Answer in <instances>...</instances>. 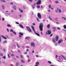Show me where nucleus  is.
I'll list each match as a JSON object with an SVG mask.
<instances>
[{
	"mask_svg": "<svg viewBox=\"0 0 66 66\" xmlns=\"http://www.w3.org/2000/svg\"><path fill=\"white\" fill-rule=\"evenodd\" d=\"M37 16L39 19H41L42 18V16H41V15H40V14L39 13H38Z\"/></svg>",
	"mask_w": 66,
	"mask_h": 66,
	"instance_id": "nucleus-3",
	"label": "nucleus"
},
{
	"mask_svg": "<svg viewBox=\"0 0 66 66\" xmlns=\"http://www.w3.org/2000/svg\"><path fill=\"white\" fill-rule=\"evenodd\" d=\"M63 31H65V32L66 31V30L65 29H63Z\"/></svg>",
	"mask_w": 66,
	"mask_h": 66,
	"instance_id": "nucleus-64",
	"label": "nucleus"
},
{
	"mask_svg": "<svg viewBox=\"0 0 66 66\" xmlns=\"http://www.w3.org/2000/svg\"><path fill=\"white\" fill-rule=\"evenodd\" d=\"M55 3H59V1H55Z\"/></svg>",
	"mask_w": 66,
	"mask_h": 66,
	"instance_id": "nucleus-36",
	"label": "nucleus"
},
{
	"mask_svg": "<svg viewBox=\"0 0 66 66\" xmlns=\"http://www.w3.org/2000/svg\"><path fill=\"white\" fill-rule=\"evenodd\" d=\"M31 27L33 31H34V32H35V30H34V27H33V26H31Z\"/></svg>",
	"mask_w": 66,
	"mask_h": 66,
	"instance_id": "nucleus-9",
	"label": "nucleus"
},
{
	"mask_svg": "<svg viewBox=\"0 0 66 66\" xmlns=\"http://www.w3.org/2000/svg\"><path fill=\"white\" fill-rule=\"evenodd\" d=\"M21 62L22 63H24V61L23 60H21Z\"/></svg>",
	"mask_w": 66,
	"mask_h": 66,
	"instance_id": "nucleus-19",
	"label": "nucleus"
},
{
	"mask_svg": "<svg viewBox=\"0 0 66 66\" xmlns=\"http://www.w3.org/2000/svg\"><path fill=\"white\" fill-rule=\"evenodd\" d=\"M8 57L9 58H10V55H9V54H8Z\"/></svg>",
	"mask_w": 66,
	"mask_h": 66,
	"instance_id": "nucleus-52",
	"label": "nucleus"
},
{
	"mask_svg": "<svg viewBox=\"0 0 66 66\" xmlns=\"http://www.w3.org/2000/svg\"><path fill=\"white\" fill-rule=\"evenodd\" d=\"M15 23H16V24H19V23L18 22H15Z\"/></svg>",
	"mask_w": 66,
	"mask_h": 66,
	"instance_id": "nucleus-44",
	"label": "nucleus"
},
{
	"mask_svg": "<svg viewBox=\"0 0 66 66\" xmlns=\"http://www.w3.org/2000/svg\"><path fill=\"white\" fill-rule=\"evenodd\" d=\"M19 36L20 37H22V36H21L20 35H19Z\"/></svg>",
	"mask_w": 66,
	"mask_h": 66,
	"instance_id": "nucleus-57",
	"label": "nucleus"
},
{
	"mask_svg": "<svg viewBox=\"0 0 66 66\" xmlns=\"http://www.w3.org/2000/svg\"><path fill=\"white\" fill-rule=\"evenodd\" d=\"M19 10H20V12H21L22 13V12H23V11H22V10H21L20 9H19Z\"/></svg>",
	"mask_w": 66,
	"mask_h": 66,
	"instance_id": "nucleus-33",
	"label": "nucleus"
},
{
	"mask_svg": "<svg viewBox=\"0 0 66 66\" xmlns=\"http://www.w3.org/2000/svg\"><path fill=\"white\" fill-rule=\"evenodd\" d=\"M57 61L58 62H62V61H61L59 60H57Z\"/></svg>",
	"mask_w": 66,
	"mask_h": 66,
	"instance_id": "nucleus-46",
	"label": "nucleus"
},
{
	"mask_svg": "<svg viewBox=\"0 0 66 66\" xmlns=\"http://www.w3.org/2000/svg\"><path fill=\"white\" fill-rule=\"evenodd\" d=\"M2 58L4 59H6V57L5 56H4L2 57Z\"/></svg>",
	"mask_w": 66,
	"mask_h": 66,
	"instance_id": "nucleus-28",
	"label": "nucleus"
},
{
	"mask_svg": "<svg viewBox=\"0 0 66 66\" xmlns=\"http://www.w3.org/2000/svg\"><path fill=\"white\" fill-rule=\"evenodd\" d=\"M25 38L26 39H29L30 38L29 37H26Z\"/></svg>",
	"mask_w": 66,
	"mask_h": 66,
	"instance_id": "nucleus-45",
	"label": "nucleus"
},
{
	"mask_svg": "<svg viewBox=\"0 0 66 66\" xmlns=\"http://www.w3.org/2000/svg\"><path fill=\"white\" fill-rule=\"evenodd\" d=\"M30 59H29L28 60V62H30Z\"/></svg>",
	"mask_w": 66,
	"mask_h": 66,
	"instance_id": "nucleus-50",
	"label": "nucleus"
},
{
	"mask_svg": "<svg viewBox=\"0 0 66 66\" xmlns=\"http://www.w3.org/2000/svg\"><path fill=\"white\" fill-rule=\"evenodd\" d=\"M13 10H11V12L12 13H13Z\"/></svg>",
	"mask_w": 66,
	"mask_h": 66,
	"instance_id": "nucleus-62",
	"label": "nucleus"
},
{
	"mask_svg": "<svg viewBox=\"0 0 66 66\" xmlns=\"http://www.w3.org/2000/svg\"><path fill=\"white\" fill-rule=\"evenodd\" d=\"M19 16L20 17V18H21V15H20Z\"/></svg>",
	"mask_w": 66,
	"mask_h": 66,
	"instance_id": "nucleus-61",
	"label": "nucleus"
},
{
	"mask_svg": "<svg viewBox=\"0 0 66 66\" xmlns=\"http://www.w3.org/2000/svg\"><path fill=\"white\" fill-rule=\"evenodd\" d=\"M37 21H38L39 22V20L38 19V18H37Z\"/></svg>",
	"mask_w": 66,
	"mask_h": 66,
	"instance_id": "nucleus-42",
	"label": "nucleus"
},
{
	"mask_svg": "<svg viewBox=\"0 0 66 66\" xmlns=\"http://www.w3.org/2000/svg\"><path fill=\"white\" fill-rule=\"evenodd\" d=\"M57 11H58V10L59 13H60L61 12V10H60V9H59V8H57Z\"/></svg>",
	"mask_w": 66,
	"mask_h": 66,
	"instance_id": "nucleus-13",
	"label": "nucleus"
},
{
	"mask_svg": "<svg viewBox=\"0 0 66 66\" xmlns=\"http://www.w3.org/2000/svg\"><path fill=\"white\" fill-rule=\"evenodd\" d=\"M2 20L3 21H4V18H3L2 19Z\"/></svg>",
	"mask_w": 66,
	"mask_h": 66,
	"instance_id": "nucleus-47",
	"label": "nucleus"
},
{
	"mask_svg": "<svg viewBox=\"0 0 66 66\" xmlns=\"http://www.w3.org/2000/svg\"><path fill=\"white\" fill-rule=\"evenodd\" d=\"M56 40H55V38H54L53 39V41L54 43H55L56 42Z\"/></svg>",
	"mask_w": 66,
	"mask_h": 66,
	"instance_id": "nucleus-15",
	"label": "nucleus"
},
{
	"mask_svg": "<svg viewBox=\"0 0 66 66\" xmlns=\"http://www.w3.org/2000/svg\"><path fill=\"white\" fill-rule=\"evenodd\" d=\"M43 24L42 23L40 24L39 26V28L41 31H43Z\"/></svg>",
	"mask_w": 66,
	"mask_h": 66,
	"instance_id": "nucleus-1",
	"label": "nucleus"
},
{
	"mask_svg": "<svg viewBox=\"0 0 66 66\" xmlns=\"http://www.w3.org/2000/svg\"><path fill=\"white\" fill-rule=\"evenodd\" d=\"M19 64V63L18 62H17L16 64V66H18V65Z\"/></svg>",
	"mask_w": 66,
	"mask_h": 66,
	"instance_id": "nucleus-23",
	"label": "nucleus"
},
{
	"mask_svg": "<svg viewBox=\"0 0 66 66\" xmlns=\"http://www.w3.org/2000/svg\"><path fill=\"white\" fill-rule=\"evenodd\" d=\"M19 35H21V36H22L23 35V34L21 32H19Z\"/></svg>",
	"mask_w": 66,
	"mask_h": 66,
	"instance_id": "nucleus-20",
	"label": "nucleus"
},
{
	"mask_svg": "<svg viewBox=\"0 0 66 66\" xmlns=\"http://www.w3.org/2000/svg\"><path fill=\"white\" fill-rule=\"evenodd\" d=\"M7 27H10V28H11V26L9 24H7Z\"/></svg>",
	"mask_w": 66,
	"mask_h": 66,
	"instance_id": "nucleus-17",
	"label": "nucleus"
},
{
	"mask_svg": "<svg viewBox=\"0 0 66 66\" xmlns=\"http://www.w3.org/2000/svg\"><path fill=\"white\" fill-rule=\"evenodd\" d=\"M10 65L11 66H14V65H13L12 64H10Z\"/></svg>",
	"mask_w": 66,
	"mask_h": 66,
	"instance_id": "nucleus-55",
	"label": "nucleus"
},
{
	"mask_svg": "<svg viewBox=\"0 0 66 66\" xmlns=\"http://www.w3.org/2000/svg\"><path fill=\"white\" fill-rule=\"evenodd\" d=\"M39 62H37L36 63V66H38V65H39Z\"/></svg>",
	"mask_w": 66,
	"mask_h": 66,
	"instance_id": "nucleus-12",
	"label": "nucleus"
},
{
	"mask_svg": "<svg viewBox=\"0 0 66 66\" xmlns=\"http://www.w3.org/2000/svg\"><path fill=\"white\" fill-rule=\"evenodd\" d=\"M6 30L7 32H9V29L7 28Z\"/></svg>",
	"mask_w": 66,
	"mask_h": 66,
	"instance_id": "nucleus-41",
	"label": "nucleus"
},
{
	"mask_svg": "<svg viewBox=\"0 0 66 66\" xmlns=\"http://www.w3.org/2000/svg\"><path fill=\"white\" fill-rule=\"evenodd\" d=\"M16 46H17V47H18V48H19V46L18 45V44H17Z\"/></svg>",
	"mask_w": 66,
	"mask_h": 66,
	"instance_id": "nucleus-34",
	"label": "nucleus"
},
{
	"mask_svg": "<svg viewBox=\"0 0 66 66\" xmlns=\"http://www.w3.org/2000/svg\"><path fill=\"white\" fill-rule=\"evenodd\" d=\"M37 7L38 9H39V8H40V6H37Z\"/></svg>",
	"mask_w": 66,
	"mask_h": 66,
	"instance_id": "nucleus-38",
	"label": "nucleus"
},
{
	"mask_svg": "<svg viewBox=\"0 0 66 66\" xmlns=\"http://www.w3.org/2000/svg\"><path fill=\"white\" fill-rule=\"evenodd\" d=\"M55 12H56V13H57V10H55Z\"/></svg>",
	"mask_w": 66,
	"mask_h": 66,
	"instance_id": "nucleus-59",
	"label": "nucleus"
},
{
	"mask_svg": "<svg viewBox=\"0 0 66 66\" xmlns=\"http://www.w3.org/2000/svg\"><path fill=\"white\" fill-rule=\"evenodd\" d=\"M7 43V41H4L3 42L4 44H5V43Z\"/></svg>",
	"mask_w": 66,
	"mask_h": 66,
	"instance_id": "nucleus-26",
	"label": "nucleus"
},
{
	"mask_svg": "<svg viewBox=\"0 0 66 66\" xmlns=\"http://www.w3.org/2000/svg\"><path fill=\"white\" fill-rule=\"evenodd\" d=\"M36 5V3H35L34 4V5H33V6H34V5Z\"/></svg>",
	"mask_w": 66,
	"mask_h": 66,
	"instance_id": "nucleus-60",
	"label": "nucleus"
},
{
	"mask_svg": "<svg viewBox=\"0 0 66 66\" xmlns=\"http://www.w3.org/2000/svg\"><path fill=\"white\" fill-rule=\"evenodd\" d=\"M20 57H21V59H23V56L22 55H20Z\"/></svg>",
	"mask_w": 66,
	"mask_h": 66,
	"instance_id": "nucleus-24",
	"label": "nucleus"
},
{
	"mask_svg": "<svg viewBox=\"0 0 66 66\" xmlns=\"http://www.w3.org/2000/svg\"><path fill=\"white\" fill-rule=\"evenodd\" d=\"M2 9H5V6L4 5H2Z\"/></svg>",
	"mask_w": 66,
	"mask_h": 66,
	"instance_id": "nucleus-10",
	"label": "nucleus"
},
{
	"mask_svg": "<svg viewBox=\"0 0 66 66\" xmlns=\"http://www.w3.org/2000/svg\"><path fill=\"white\" fill-rule=\"evenodd\" d=\"M10 32H13V31H13V30H12V29H11L10 30Z\"/></svg>",
	"mask_w": 66,
	"mask_h": 66,
	"instance_id": "nucleus-35",
	"label": "nucleus"
},
{
	"mask_svg": "<svg viewBox=\"0 0 66 66\" xmlns=\"http://www.w3.org/2000/svg\"><path fill=\"white\" fill-rule=\"evenodd\" d=\"M34 33L35 34H36V35H37V36H39V34L36 33V32H35H35H34Z\"/></svg>",
	"mask_w": 66,
	"mask_h": 66,
	"instance_id": "nucleus-16",
	"label": "nucleus"
},
{
	"mask_svg": "<svg viewBox=\"0 0 66 66\" xmlns=\"http://www.w3.org/2000/svg\"><path fill=\"white\" fill-rule=\"evenodd\" d=\"M1 1L2 2H6L4 0H1Z\"/></svg>",
	"mask_w": 66,
	"mask_h": 66,
	"instance_id": "nucleus-31",
	"label": "nucleus"
},
{
	"mask_svg": "<svg viewBox=\"0 0 66 66\" xmlns=\"http://www.w3.org/2000/svg\"><path fill=\"white\" fill-rule=\"evenodd\" d=\"M32 7L33 10L35 9V6H33V5H32Z\"/></svg>",
	"mask_w": 66,
	"mask_h": 66,
	"instance_id": "nucleus-25",
	"label": "nucleus"
},
{
	"mask_svg": "<svg viewBox=\"0 0 66 66\" xmlns=\"http://www.w3.org/2000/svg\"><path fill=\"white\" fill-rule=\"evenodd\" d=\"M59 39V36H56L55 40L56 41H57Z\"/></svg>",
	"mask_w": 66,
	"mask_h": 66,
	"instance_id": "nucleus-7",
	"label": "nucleus"
},
{
	"mask_svg": "<svg viewBox=\"0 0 66 66\" xmlns=\"http://www.w3.org/2000/svg\"><path fill=\"white\" fill-rule=\"evenodd\" d=\"M63 27L64 28V29H66V26L65 25H64Z\"/></svg>",
	"mask_w": 66,
	"mask_h": 66,
	"instance_id": "nucleus-29",
	"label": "nucleus"
},
{
	"mask_svg": "<svg viewBox=\"0 0 66 66\" xmlns=\"http://www.w3.org/2000/svg\"><path fill=\"white\" fill-rule=\"evenodd\" d=\"M13 7L14 8V10H16V6H14Z\"/></svg>",
	"mask_w": 66,
	"mask_h": 66,
	"instance_id": "nucleus-22",
	"label": "nucleus"
},
{
	"mask_svg": "<svg viewBox=\"0 0 66 66\" xmlns=\"http://www.w3.org/2000/svg\"><path fill=\"white\" fill-rule=\"evenodd\" d=\"M11 13H7V15H11Z\"/></svg>",
	"mask_w": 66,
	"mask_h": 66,
	"instance_id": "nucleus-54",
	"label": "nucleus"
},
{
	"mask_svg": "<svg viewBox=\"0 0 66 66\" xmlns=\"http://www.w3.org/2000/svg\"><path fill=\"white\" fill-rule=\"evenodd\" d=\"M13 33L14 34V35H16V32L15 31H13Z\"/></svg>",
	"mask_w": 66,
	"mask_h": 66,
	"instance_id": "nucleus-21",
	"label": "nucleus"
},
{
	"mask_svg": "<svg viewBox=\"0 0 66 66\" xmlns=\"http://www.w3.org/2000/svg\"><path fill=\"white\" fill-rule=\"evenodd\" d=\"M26 29L29 32H32V30H31V29H30V27H29L28 26H27L26 27Z\"/></svg>",
	"mask_w": 66,
	"mask_h": 66,
	"instance_id": "nucleus-2",
	"label": "nucleus"
},
{
	"mask_svg": "<svg viewBox=\"0 0 66 66\" xmlns=\"http://www.w3.org/2000/svg\"><path fill=\"white\" fill-rule=\"evenodd\" d=\"M36 57H38V55H36Z\"/></svg>",
	"mask_w": 66,
	"mask_h": 66,
	"instance_id": "nucleus-51",
	"label": "nucleus"
},
{
	"mask_svg": "<svg viewBox=\"0 0 66 66\" xmlns=\"http://www.w3.org/2000/svg\"><path fill=\"white\" fill-rule=\"evenodd\" d=\"M46 34H49V35L51 34V31L50 30H48L46 32Z\"/></svg>",
	"mask_w": 66,
	"mask_h": 66,
	"instance_id": "nucleus-4",
	"label": "nucleus"
},
{
	"mask_svg": "<svg viewBox=\"0 0 66 66\" xmlns=\"http://www.w3.org/2000/svg\"><path fill=\"white\" fill-rule=\"evenodd\" d=\"M62 41H63V40H60L58 41V44H60L61 43H62Z\"/></svg>",
	"mask_w": 66,
	"mask_h": 66,
	"instance_id": "nucleus-8",
	"label": "nucleus"
},
{
	"mask_svg": "<svg viewBox=\"0 0 66 66\" xmlns=\"http://www.w3.org/2000/svg\"><path fill=\"white\" fill-rule=\"evenodd\" d=\"M47 27L48 29H49L50 28V24H48L47 26Z\"/></svg>",
	"mask_w": 66,
	"mask_h": 66,
	"instance_id": "nucleus-18",
	"label": "nucleus"
},
{
	"mask_svg": "<svg viewBox=\"0 0 66 66\" xmlns=\"http://www.w3.org/2000/svg\"><path fill=\"white\" fill-rule=\"evenodd\" d=\"M10 4H12V5H13V4L14 3H13L11 2V3H10Z\"/></svg>",
	"mask_w": 66,
	"mask_h": 66,
	"instance_id": "nucleus-49",
	"label": "nucleus"
},
{
	"mask_svg": "<svg viewBox=\"0 0 66 66\" xmlns=\"http://www.w3.org/2000/svg\"><path fill=\"white\" fill-rule=\"evenodd\" d=\"M29 50L28 49H27V50H26V51H27V52H28V51H29Z\"/></svg>",
	"mask_w": 66,
	"mask_h": 66,
	"instance_id": "nucleus-63",
	"label": "nucleus"
},
{
	"mask_svg": "<svg viewBox=\"0 0 66 66\" xmlns=\"http://www.w3.org/2000/svg\"><path fill=\"white\" fill-rule=\"evenodd\" d=\"M48 63L49 64H51V61H48Z\"/></svg>",
	"mask_w": 66,
	"mask_h": 66,
	"instance_id": "nucleus-27",
	"label": "nucleus"
},
{
	"mask_svg": "<svg viewBox=\"0 0 66 66\" xmlns=\"http://www.w3.org/2000/svg\"><path fill=\"white\" fill-rule=\"evenodd\" d=\"M57 29H58V30H61V28H60L59 27H57Z\"/></svg>",
	"mask_w": 66,
	"mask_h": 66,
	"instance_id": "nucleus-37",
	"label": "nucleus"
},
{
	"mask_svg": "<svg viewBox=\"0 0 66 66\" xmlns=\"http://www.w3.org/2000/svg\"><path fill=\"white\" fill-rule=\"evenodd\" d=\"M13 46L14 47H16V45H14Z\"/></svg>",
	"mask_w": 66,
	"mask_h": 66,
	"instance_id": "nucleus-58",
	"label": "nucleus"
},
{
	"mask_svg": "<svg viewBox=\"0 0 66 66\" xmlns=\"http://www.w3.org/2000/svg\"><path fill=\"white\" fill-rule=\"evenodd\" d=\"M30 2H32V0H29Z\"/></svg>",
	"mask_w": 66,
	"mask_h": 66,
	"instance_id": "nucleus-56",
	"label": "nucleus"
},
{
	"mask_svg": "<svg viewBox=\"0 0 66 66\" xmlns=\"http://www.w3.org/2000/svg\"><path fill=\"white\" fill-rule=\"evenodd\" d=\"M2 37L4 39H6V38L5 36H4L3 35H2Z\"/></svg>",
	"mask_w": 66,
	"mask_h": 66,
	"instance_id": "nucleus-14",
	"label": "nucleus"
},
{
	"mask_svg": "<svg viewBox=\"0 0 66 66\" xmlns=\"http://www.w3.org/2000/svg\"><path fill=\"white\" fill-rule=\"evenodd\" d=\"M11 56H14V54H11Z\"/></svg>",
	"mask_w": 66,
	"mask_h": 66,
	"instance_id": "nucleus-39",
	"label": "nucleus"
},
{
	"mask_svg": "<svg viewBox=\"0 0 66 66\" xmlns=\"http://www.w3.org/2000/svg\"><path fill=\"white\" fill-rule=\"evenodd\" d=\"M0 55L1 56H3V54L2 53H0Z\"/></svg>",
	"mask_w": 66,
	"mask_h": 66,
	"instance_id": "nucleus-32",
	"label": "nucleus"
},
{
	"mask_svg": "<svg viewBox=\"0 0 66 66\" xmlns=\"http://www.w3.org/2000/svg\"><path fill=\"white\" fill-rule=\"evenodd\" d=\"M41 3V1H39L37 3V4H38V5H39Z\"/></svg>",
	"mask_w": 66,
	"mask_h": 66,
	"instance_id": "nucleus-6",
	"label": "nucleus"
},
{
	"mask_svg": "<svg viewBox=\"0 0 66 66\" xmlns=\"http://www.w3.org/2000/svg\"><path fill=\"white\" fill-rule=\"evenodd\" d=\"M19 26L20 27V28H22V29H23L24 28V27H23V26H22V25L19 24Z\"/></svg>",
	"mask_w": 66,
	"mask_h": 66,
	"instance_id": "nucleus-11",
	"label": "nucleus"
},
{
	"mask_svg": "<svg viewBox=\"0 0 66 66\" xmlns=\"http://www.w3.org/2000/svg\"><path fill=\"white\" fill-rule=\"evenodd\" d=\"M62 18L64 19V20H66V18L65 17H62Z\"/></svg>",
	"mask_w": 66,
	"mask_h": 66,
	"instance_id": "nucleus-30",
	"label": "nucleus"
},
{
	"mask_svg": "<svg viewBox=\"0 0 66 66\" xmlns=\"http://www.w3.org/2000/svg\"><path fill=\"white\" fill-rule=\"evenodd\" d=\"M49 9H51V5H49Z\"/></svg>",
	"mask_w": 66,
	"mask_h": 66,
	"instance_id": "nucleus-48",
	"label": "nucleus"
},
{
	"mask_svg": "<svg viewBox=\"0 0 66 66\" xmlns=\"http://www.w3.org/2000/svg\"><path fill=\"white\" fill-rule=\"evenodd\" d=\"M56 29V28L55 27H53V30H55Z\"/></svg>",
	"mask_w": 66,
	"mask_h": 66,
	"instance_id": "nucleus-43",
	"label": "nucleus"
},
{
	"mask_svg": "<svg viewBox=\"0 0 66 66\" xmlns=\"http://www.w3.org/2000/svg\"><path fill=\"white\" fill-rule=\"evenodd\" d=\"M31 46L34 47H35V44L34 43L32 42L31 43Z\"/></svg>",
	"mask_w": 66,
	"mask_h": 66,
	"instance_id": "nucleus-5",
	"label": "nucleus"
},
{
	"mask_svg": "<svg viewBox=\"0 0 66 66\" xmlns=\"http://www.w3.org/2000/svg\"><path fill=\"white\" fill-rule=\"evenodd\" d=\"M32 25H33V26H35V24L34 23H32Z\"/></svg>",
	"mask_w": 66,
	"mask_h": 66,
	"instance_id": "nucleus-53",
	"label": "nucleus"
},
{
	"mask_svg": "<svg viewBox=\"0 0 66 66\" xmlns=\"http://www.w3.org/2000/svg\"><path fill=\"white\" fill-rule=\"evenodd\" d=\"M49 19H50V20H52V19H51V18L49 16Z\"/></svg>",
	"mask_w": 66,
	"mask_h": 66,
	"instance_id": "nucleus-40",
	"label": "nucleus"
}]
</instances>
